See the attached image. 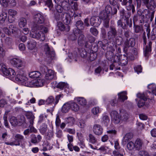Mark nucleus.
I'll return each mask as SVG.
<instances>
[{
    "label": "nucleus",
    "instance_id": "f257e3e1",
    "mask_svg": "<svg viewBox=\"0 0 156 156\" xmlns=\"http://www.w3.org/2000/svg\"><path fill=\"white\" fill-rule=\"evenodd\" d=\"M44 21V16L40 13L36 14L34 16V24L33 25V28L35 29L38 30H42L44 33H46L48 31L47 27H45L42 25Z\"/></svg>",
    "mask_w": 156,
    "mask_h": 156
},
{
    "label": "nucleus",
    "instance_id": "f03ea898",
    "mask_svg": "<svg viewBox=\"0 0 156 156\" xmlns=\"http://www.w3.org/2000/svg\"><path fill=\"white\" fill-rule=\"evenodd\" d=\"M73 16L76 20H78L76 22V25L78 30H77L76 32L74 33V34L71 35V39L72 41H75L77 39V32L79 33L80 30H83L84 28V25L83 22L80 20V17H81L80 14H74Z\"/></svg>",
    "mask_w": 156,
    "mask_h": 156
},
{
    "label": "nucleus",
    "instance_id": "7ed1b4c3",
    "mask_svg": "<svg viewBox=\"0 0 156 156\" xmlns=\"http://www.w3.org/2000/svg\"><path fill=\"white\" fill-rule=\"evenodd\" d=\"M34 30L33 29L30 33V36L33 38L39 40L41 41H44L45 39V36L44 34L45 33H44L43 30H35L34 28Z\"/></svg>",
    "mask_w": 156,
    "mask_h": 156
},
{
    "label": "nucleus",
    "instance_id": "20e7f679",
    "mask_svg": "<svg viewBox=\"0 0 156 156\" xmlns=\"http://www.w3.org/2000/svg\"><path fill=\"white\" fill-rule=\"evenodd\" d=\"M14 140L12 142H5V144L11 146H20V144L23 142L25 140L24 136L19 134H16L14 137Z\"/></svg>",
    "mask_w": 156,
    "mask_h": 156
},
{
    "label": "nucleus",
    "instance_id": "39448f33",
    "mask_svg": "<svg viewBox=\"0 0 156 156\" xmlns=\"http://www.w3.org/2000/svg\"><path fill=\"white\" fill-rule=\"evenodd\" d=\"M120 14L121 19H124L125 22L129 27H131L132 26V20L131 19H129L130 16V13L129 12H125L124 9H122L120 11Z\"/></svg>",
    "mask_w": 156,
    "mask_h": 156
},
{
    "label": "nucleus",
    "instance_id": "423d86ee",
    "mask_svg": "<svg viewBox=\"0 0 156 156\" xmlns=\"http://www.w3.org/2000/svg\"><path fill=\"white\" fill-rule=\"evenodd\" d=\"M148 93L150 94L151 92L149 91H147L145 93H138L137 94V97L140 99V100L137 103V105L140 108L144 105L145 101L148 98L147 96Z\"/></svg>",
    "mask_w": 156,
    "mask_h": 156
},
{
    "label": "nucleus",
    "instance_id": "0eeeda50",
    "mask_svg": "<svg viewBox=\"0 0 156 156\" xmlns=\"http://www.w3.org/2000/svg\"><path fill=\"white\" fill-rule=\"evenodd\" d=\"M117 31L115 26H110L107 33V38L109 40H113L117 35Z\"/></svg>",
    "mask_w": 156,
    "mask_h": 156
},
{
    "label": "nucleus",
    "instance_id": "6e6552de",
    "mask_svg": "<svg viewBox=\"0 0 156 156\" xmlns=\"http://www.w3.org/2000/svg\"><path fill=\"white\" fill-rule=\"evenodd\" d=\"M16 80L22 84L25 81L28 80V78L25 74V72L23 70L20 69L16 76Z\"/></svg>",
    "mask_w": 156,
    "mask_h": 156
},
{
    "label": "nucleus",
    "instance_id": "1a4fd4ad",
    "mask_svg": "<svg viewBox=\"0 0 156 156\" xmlns=\"http://www.w3.org/2000/svg\"><path fill=\"white\" fill-rule=\"evenodd\" d=\"M110 115L112 122L115 124L119 123L121 120L118 113L116 111H112L110 113Z\"/></svg>",
    "mask_w": 156,
    "mask_h": 156
},
{
    "label": "nucleus",
    "instance_id": "9d476101",
    "mask_svg": "<svg viewBox=\"0 0 156 156\" xmlns=\"http://www.w3.org/2000/svg\"><path fill=\"white\" fill-rule=\"evenodd\" d=\"M90 25L95 27L98 26L101 23V21L100 18L98 16H93L90 19Z\"/></svg>",
    "mask_w": 156,
    "mask_h": 156
},
{
    "label": "nucleus",
    "instance_id": "9b49d317",
    "mask_svg": "<svg viewBox=\"0 0 156 156\" xmlns=\"http://www.w3.org/2000/svg\"><path fill=\"white\" fill-rule=\"evenodd\" d=\"M92 129L94 133L97 135H101L103 133V129L100 125L94 124L93 126Z\"/></svg>",
    "mask_w": 156,
    "mask_h": 156
},
{
    "label": "nucleus",
    "instance_id": "f8f14e48",
    "mask_svg": "<svg viewBox=\"0 0 156 156\" xmlns=\"http://www.w3.org/2000/svg\"><path fill=\"white\" fill-rule=\"evenodd\" d=\"M135 44V40L133 38H130L129 40L126 39L124 44V49L125 51L127 50V48L130 47H133Z\"/></svg>",
    "mask_w": 156,
    "mask_h": 156
},
{
    "label": "nucleus",
    "instance_id": "ddd939ff",
    "mask_svg": "<svg viewBox=\"0 0 156 156\" xmlns=\"http://www.w3.org/2000/svg\"><path fill=\"white\" fill-rule=\"evenodd\" d=\"M44 48L47 56L51 58H53L55 56V52L54 51H51L50 50L47 44L44 45Z\"/></svg>",
    "mask_w": 156,
    "mask_h": 156
},
{
    "label": "nucleus",
    "instance_id": "4468645a",
    "mask_svg": "<svg viewBox=\"0 0 156 156\" xmlns=\"http://www.w3.org/2000/svg\"><path fill=\"white\" fill-rule=\"evenodd\" d=\"M12 64L14 65V66L17 68L24 67V66L22 62L21 59L18 58H14L11 60V61Z\"/></svg>",
    "mask_w": 156,
    "mask_h": 156
},
{
    "label": "nucleus",
    "instance_id": "2eb2a0df",
    "mask_svg": "<svg viewBox=\"0 0 156 156\" xmlns=\"http://www.w3.org/2000/svg\"><path fill=\"white\" fill-rule=\"evenodd\" d=\"M0 2L2 4L4 7H7L9 4L11 6H14L16 5V2L15 0H0Z\"/></svg>",
    "mask_w": 156,
    "mask_h": 156
},
{
    "label": "nucleus",
    "instance_id": "dca6fc26",
    "mask_svg": "<svg viewBox=\"0 0 156 156\" xmlns=\"http://www.w3.org/2000/svg\"><path fill=\"white\" fill-rule=\"evenodd\" d=\"M55 76L54 72L52 70L49 69L48 70L45 76V80H51L53 79Z\"/></svg>",
    "mask_w": 156,
    "mask_h": 156
},
{
    "label": "nucleus",
    "instance_id": "f3484780",
    "mask_svg": "<svg viewBox=\"0 0 156 156\" xmlns=\"http://www.w3.org/2000/svg\"><path fill=\"white\" fill-rule=\"evenodd\" d=\"M120 61L118 63V65L122 66H125L127 64L128 62V59L126 55H120Z\"/></svg>",
    "mask_w": 156,
    "mask_h": 156
},
{
    "label": "nucleus",
    "instance_id": "a211bd4d",
    "mask_svg": "<svg viewBox=\"0 0 156 156\" xmlns=\"http://www.w3.org/2000/svg\"><path fill=\"white\" fill-rule=\"evenodd\" d=\"M120 115L121 120L123 121H126L129 117V115L127 112L123 109L120 110Z\"/></svg>",
    "mask_w": 156,
    "mask_h": 156
},
{
    "label": "nucleus",
    "instance_id": "6ab92c4d",
    "mask_svg": "<svg viewBox=\"0 0 156 156\" xmlns=\"http://www.w3.org/2000/svg\"><path fill=\"white\" fill-rule=\"evenodd\" d=\"M26 115L30 123V126H33L35 119V117L33 114L32 112H28L26 113Z\"/></svg>",
    "mask_w": 156,
    "mask_h": 156
},
{
    "label": "nucleus",
    "instance_id": "aec40b11",
    "mask_svg": "<svg viewBox=\"0 0 156 156\" xmlns=\"http://www.w3.org/2000/svg\"><path fill=\"white\" fill-rule=\"evenodd\" d=\"M152 44V42L149 41L148 45L146 46V48L144 49V55L145 56H148L151 53Z\"/></svg>",
    "mask_w": 156,
    "mask_h": 156
},
{
    "label": "nucleus",
    "instance_id": "412c9836",
    "mask_svg": "<svg viewBox=\"0 0 156 156\" xmlns=\"http://www.w3.org/2000/svg\"><path fill=\"white\" fill-rule=\"evenodd\" d=\"M127 92L126 91H122L118 94V100L121 102H123L125 100L127 99V97L126 96Z\"/></svg>",
    "mask_w": 156,
    "mask_h": 156
},
{
    "label": "nucleus",
    "instance_id": "4be33fe9",
    "mask_svg": "<svg viewBox=\"0 0 156 156\" xmlns=\"http://www.w3.org/2000/svg\"><path fill=\"white\" fill-rule=\"evenodd\" d=\"M79 36L78 39V44L81 46L84 45V43L85 42L86 39L84 36L82 34H80V33L77 34V36Z\"/></svg>",
    "mask_w": 156,
    "mask_h": 156
},
{
    "label": "nucleus",
    "instance_id": "5701e85b",
    "mask_svg": "<svg viewBox=\"0 0 156 156\" xmlns=\"http://www.w3.org/2000/svg\"><path fill=\"white\" fill-rule=\"evenodd\" d=\"M10 68L8 69L6 66L3 63L0 64V70H1L3 74L6 76H8Z\"/></svg>",
    "mask_w": 156,
    "mask_h": 156
},
{
    "label": "nucleus",
    "instance_id": "b1692460",
    "mask_svg": "<svg viewBox=\"0 0 156 156\" xmlns=\"http://www.w3.org/2000/svg\"><path fill=\"white\" fill-rule=\"evenodd\" d=\"M58 28L61 31L65 30L67 32L69 31L70 30V27L68 25L65 26L62 23H59L57 25Z\"/></svg>",
    "mask_w": 156,
    "mask_h": 156
},
{
    "label": "nucleus",
    "instance_id": "393cba45",
    "mask_svg": "<svg viewBox=\"0 0 156 156\" xmlns=\"http://www.w3.org/2000/svg\"><path fill=\"white\" fill-rule=\"evenodd\" d=\"M134 145L135 149L136 150H139L141 149L143 145V143L141 140L139 139H137L135 141Z\"/></svg>",
    "mask_w": 156,
    "mask_h": 156
},
{
    "label": "nucleus",
    "instance_id": "a878e982",
    "mask_svg": "<svg viewBox=\"0 0 156 156\" xmlns=\"http://www.w3.org/2000/svg\"><path fill=\"white\" fill-rule=\"evenodd\" d=\"M78 52L80 56L83 58H85L87 56V53L86 50L82 48H78Z\"/></svg>",
    "mask_w": 156,
    "mask_h": 156
},
{
    "label": "nucleus",
    "instance_id": "bb28decb",
    "mask_svg": "<svg viewBox=\"0 0 156 156\" xmlns=\"http://www.w3.org/2000/svg\"><path fill=\"white\" fill-rule=\"evenodd\" d=\"M50 128V129L48 130V132L46 133V138L49 140L52 138L54 135L53 127V126H51Z\"/></svg>",
    "mask_w": 156,
    "mask_h": 156
},
{
    "label": "nucleus",
    "instance_id": "cd10ccee",
    "mask_svg": "<svg viewBox=\"0 0 156 156\" xmlns=\"http://www.w3.org/2000/svg\"><path fill=\"white\" fill-rule=\"evenodd\" d=\"M36 43L34 40H30L27 42V47L28 49L32 50L35 48Z\"/></svg>",
    "mask_w": 156,
    "mask_h": 156
},
{
    "label": "nucleus",
    "instance_id": "c85d7f7f",
    "mask_svg": "<svg viewBox=\"0 0 156 156\" xmlns=\"http://www.w3.org/2000/svg\"><path fill=\"white\" fill-rule=\"evenodd\" d=\"M70 105V108L75 112H77L79 109V107L78 105L76 103L70 101L69 102Z\"/></svg>",
    "mask_w": 156,
    "mask_h": 156
},
{
    "label": "nucleus",
    "instance_id": "c756f323",
    "mask_svg": "<svg viewBox=\"0 0 156 156\" xmlns=\"http://www.w3.org/2000/svg\"><path fill=\"white\" fill-rule=\"evenodd\" d=\"M70 109V105L69 102L63 105L62 108V111L63 113H66L68 112Z\"/></svg>",
    "mask_w": 156,
    "mask_h": 156
},
{
    "label": "nucleus",
    "instance_id": "7c9ffc66",
    "mask_svg": "<svg viewBox=\"0 0 156 156\" xmlns=\"http://www.w3.org/2000/svg\"><path fill=\"white\" fill-rule=\"evenodd\" d=\"M146 7L151 10H153L156 7L155 1L150 0V2L146 5Z\"/></svg>",
    "mask_w": 156,
    "mask_h": 156
},
{
    "label": "nucleus",
    "instance_id": "2f4dec72",
    "mask_svg": "<svg viewBox=\"0 0 156 156\" xmlns=\"http://www.w3.org/2000/svg\"><path fill=\"white\" fill-rule=\"evenodd\" d=\"M88 141L92 144H94L97 143V139L95 137L91 134H89L88 135Z\"/></svg>",
    "mask_w": 156,
    "mask_h": 156
},
{
    "label": "nucleus",
    "instance_id": "473e14b6",
    "mask_svg": "<svg viewBox=\"0 0 156 156\" xmlns=\"http://www.w3.org/2000/svg\"><path fill=\"white\" fill-rule=\"evenodd\" d=\"M99 16L100 19H102V20H105L109 19L108 14L104 10L100 12Z\"/></svg>",
    "mask_w": 156,
    "mask_h": 156
},
{
    "label": "nucleus",
    "instance_id": "72a5a7b5",
    "mask_svg": "<svg viewBox=\"0 0 156 156\" xmlns=\"http://www.w3.org/2000/svg\"><path fill=\"white\" fill-rule=\"evenodd\" d=\"M133 136V134L131 133H128L126 134L124 136L122 141L123 142L126 143L130 140Z\"/></svg>",
    "mask_w": 156,
    "mask_h": 156
},
{
    "label": "nucleus",
    "instance_id": "f704fd0d",
    "mask_svg": "<svg viewBox=\"0 0 156 156\" xmlns=\"http://www.w3.org/2000/svg\"><path fill=\"white\" fill-rule=\"evenodd\" d=\"M10 122L12 126H15L19 125L18 119L15 117L13 116L10 119Z\"/></svg>",
    "mask_w": 156,
    "mask_h": 156
},
{
    "label": "nucleus",
    "instance_id": "c9c22d12",
    "mask_svg": "<svg viewBox=\"0 0 156 156\" xmlns=\"http://www.w3.org/2000/svg\"><path fill=\"white\" fill-rule=\"evenodd\" d=\"M41 75L40 73L38 71H33L29 73V77L31 78H37Z\"/></svg>",
    "mask_w": 156,
    "mask_h": 156
},
{
    "label": "nucleus",
    "instance_id": "e433bc0d",
    "mask_svg": "<svg viewBox=\"0 0 156 156\" xmlns=\"http://www.w3.org/2000/svg\"><path fill=\"white\" fill-rule=\"evenodd\" d=\"M134 31L136 33H140L143 30L142 27L134 23L133 26Z\"/></svg>",
    "mask_w": 156,
    "mask_h": 156
},
{
    "label": "nucleus",
    "instance_id": "4c0bfd02",
    "mask_svg": "<svg viewBox=\"0 0 156 156\" xmlns=\"http://www.w3.org/2000/svg\"><path fill=\"white\" fill-rule=\"evenodd\" d=\"M19 21V25L21 28L24 27L27 24V20L24 18H20Z\"/></svg>",
    "mask_w": 156,
    "mask_h": 156
},
{
    "label": "nucleus",
    "instance_id": "58836bf2",
    "mask_svg": "<svg viewBox=\"0 0 156 156\" xmlns=\"http://www.w3.org/2000/svg\"><path fill=\"white\" fill-rule=\"evenodd\" d=\"M7 18V13L6 12L2 11L0 15V22L1 23H4Z\"/></svg>",
    "mask_w": 156,
    "mask_h": 156
},
{
    "label": "nucleus",
    "instance_id": "ea45409f",
    "mask_svg": "<svg viewBox=\"0 0 156 156\" xmlns=\"http://www.w3.org/2000/svg\"><path fill=\"white\" fill-rule=\"evenodd\" d=\"M47 125L45 123H43L40 127L39 129L40 133L42 135L45 134L47 130Z\"/></svg>",
    "mask_w": 156,
    "mask_h": 156
},
{
    "label": "nucleus",
    "instance_id": "a19ab883",
    "mask_svg": "<svg viewBox=\"0 0 156 156\" xmlns=\"http://www.w3.org/2000/svg\"><path fill=\"white\" fill-rule=\"evenodd\" d=\"M30 126V129H27L24 131L23 134L24 135H27L32 132H36L37 131V130L34 129V127L33 126Z\"/></svg>",
    "mask_w": 156,
    "mask_h": 156
},
{
    "label": "nucleus",
    "instance_id": "79ce46f5",
    "mask_svg": "<svg viewBox=\"0 0 156 156\" xmlns=\"http://www.w3.org/2000/svg\"><path fill=\"white\" fill-rule=\"evenodd\" d=\"M65 121L66 123L69 124L71 125H73L75 122L74 118L73 117H69L66 118Z\"/></svg>",
    "mask_w": 156,
    "mask_h": 156
},
{
    "label": "nucleus",
    "instance_id": "37998d69",
    "mask_svg": "<svg viewBox=\"0 0 156 156\" xmlns=\"http://www.w3.org/2000/svg\"><path fill=\"white\" fill-rule=\"evenodd\" d=\"M12 39L9 37H7L4 38L3 42L7 45L9 46L12 45Z\"/></svg>",
    "mask_w": 156,
    "mask_h": 156
},
{
    "label": "nucleus",
    "instance_id": "c03bdc74",
    "mask_svg": "<svg viewBox=\"0 0 156 156\" xmlns=\"http://www.w3.org/2000/svg\"><path fill=\"white\" fill-rule=\"evenodd\" d=\"M9 31L11 32V34H15L18 30V29L16 27V25L13 24L9 26Z\"/></svg>",
    "mask_w": 156,
    "mask_h": 156
},
{
    "label": "nucleus",
    "instance_id": "a18cd8bd",
    "mask_svg": "<svg viewBox=\"0 0 156 156\" xmlns=\"http://www.w3.org/2000/svg\"><path fill=\"white\" fill-rule=\"evenodd\" d=\"M117 25L118 26H120L123 29H126L127 26H128L125 22L123 24V23L121 20H119L118 21Z\"/></svg>",
    "mask_w": 156,
    "mask_h": 156
},
{
    "label": "nucleus",
    "instance_id": "49530a36",
    "mask_svg": "<svg viewBox=\"0 0 156 156\" xmlns=\"http://www.w3.org/2000/svg\"><path fill=\"white\" fill-rule=\"evenodd\" d=\"M149 89L151 90L152 93L156 95V86L154 84H149L148 86Z\"/></svg>",
    "mask_w": 156,
    "mask_h": 156
},
{
    "label": "nucleus",
    "instance_id": "de8ad7c7",
    "mask_svg": "<svg viewBox=\"0 0 156 156\" xmlns=\"http://www.w3.org/2000/svg\"><path fill=\"white\" fill-rule=\"evenodd\" d=\"M78 103L81 105H85L87 103L86 100L83 97H78L77 98Z\"/></svg>",
    "mask_w": 156,
    "mask_h": 156
},
{
    "label": "nucleus",
    "instance_id": "09e8293b",
    "mask_svg": "<svg viewBox=\"0 0 156 156\" xmlns=\"http://www.w3.org/2000/svg\"><path fill=\"white\" fill-rule=\"evenodd\" d=\"M36 87H41L43 85L44 81L42 79H38L35 80Z\"/></svg>",
    "mask_w": 156,
    "mask_h": 156
},
{
    "label": "nucleus",
    "instance_id": "8fccbe9b",
    "mask_svg": "<svg viewBox=\"0 0 156 156\" xmlns=\"http://www.w3.org/2000/svg\"><path fill=\"white\" fill-rule=\"evenodd\" d=\"M114 56V53L112 51H108L106 54V56L108 59L111 60Z\"/></svg>",
    "mask_w": 156,
    "mask_h": 156
},
{
    "label": "nucleus",
    "instance_id": "3c124183",
    "mask_svg": "<svg viewBox=\"0 0 156 156\" xmlns=\"http://www.w3.org/2000/svg\"><path fill=\"white\" fill-rule=\"evenodd\" d=\"M9 73V75H8V78L10 79L14 78L16 74L14 70L12 68H10Z\"/></svg>",
    "mask_w": 156,
    "mask_h": 156
},
{
    "label": "nucleus",
    "instance_id": "603ef678",
    "mask_svg": "<svg viewBox=\"0 0 156 156\" xmlns=\"http://www.w3.org/2000/svg\"><path fill=\"white\" fill-rule=\"evenodd\" d=\"M61 5L63 9L66 10L68 9L69 6L68 2L66 0H63L62 2Z\"/></svg>",
    "mask_w": 156,
    "mask_h": 156
},
{
    "label": "nucleus",
    "instance_id": "864d4df0",
    "mask_svg": "<svg viewBox=\"0 0 156 156\" xmlns=\"http://www.w3.org/2000/svg\"><path fill=\"white\" fill-rule=\"evenodd\" d=\"M88 54L89 55L88 58L91 61H94L96 58L97 55L96 53L92 52L88 53Z\"/></svg>",
    "mask_w": 156,
    "mask_h": 156
},
{
    "label": "nucleus",
    "instance_id": "5fc2aeb1",
    "mask_svg": "<svg viewBox=\"0 0 156 156\" xmlns=\"http://www.w3.org/2000/svg\"><path fill=\"white\" fill-rule=\"evenodd\" d=\"M127 147L129 150H132L135 148L134 144L132 142H129L127 144Z\"/></svg>",
    "mask_w": 156,
    "mask_h": 156
},
{
    "label": "nucleus",
    "instance_id": "6e6d98bb",
    "mask_svg": "<svg viewBox=\"0 0 156 156\" xmlns=\"http://www.w3.org/2000/svg\"><path fill=\"white\" fill-rule=\"evenodd\" d=\"M45 146H44L43 148V150L44 151H47L48 150H50L52 148V146H50V144L48 142H46L45 144Z\"/></svg>",
    "mask_w": 156,
    "mask_h": 156
},
{
    "label": "nucleus",
    "instance_id": "4d7b16f0",
    "mask_svg": "<svg viewBox=\"0 0 156 156\" xmlns=\"http://www.w3.org/2000/svg\"><path fill=\"white\" fill-rule=\"evenodd\" d=\"M54 101L53 97L52 96H50L45 100V103L46 104H51Z\"/></svg>",
    "mask_w": 156,
    "mask_h": 156
},
{
    "label": "nucleus",
    "instance_id": "13d9d810",
    "mask_svg": "<svg viewBox=\"0 0 156 156\" xmlns=\"http://www.w3.org/2000/svg\"><path fill=\"white\" fill-rule=\"evenodd\" d=\"M115 42L118 45H120L122 43L123 38L122 37L119 36V37H116Z\"/></svg>",
    "mask_w": 156,
    "mask_h": 156
},
{
    "label": "nucleus",
    "instance_id": "bf43d9fd",
    "mask_svg": "<svg viewBox=\"0 0 156 156\" xmlns=\"http://www.w3.org/2000/svg\"><path fill=\"white\" fill-rule=\"evenodd\" d=\"M8 12L9 14L12 17L15 16L17 14V12L16 10L12 9L9 10Z\"/></svg>",
    "mask_w": 156,
    "mask_h": 156
},
{
    "label": "nucleus",
    "instance_id": "052dcab7",
    "mask_svg": "<svg viewBox=\"0 0 156 156\" xmlns=\"http://www.w3.org/2000/svg\"><path fill=\"white\" fill-rule=\"evenodd\" d=\"M104 11L108 14H111L112 12V8L110 5H108L105 7Z\"/></svg>",
    "mask_w": 156,
    "mask_h": 156
},
{
    "label": "nucleus",
    "instance_id": "680f3d73",
    "mask_svg": "<svg viewBox=\"0 0 156 156\" xmlns=\"http://www.w3.org/2000/svg\"><path fill=\"white\" fill-rule=\"evenodd\" d=\"M108 134L109 136L112 137L113 136L115 135L116 134V131L115 129H112L108 130L107 131Z\"/></svg>",
    "mask_w": 156,
    "mask_h": 156
},
{
    "label": "nucleus",
    "instance_id": "e2e57ef3",
    "mask_svg": "<svg viewBox=\"0 0 156 156\" xmlns=\"http://www.w3.org/2000/svg\"><path fill=\"white\" fill-rule=\"evenodd\" d=\"M90 32L94 35L96 36L98 34L97 30L94 27H92L90 29Z\"/></svg>",
    "mask_w": 156,
    "mask_h": 156
},
{
    "label": "nucleus",
    "instance_id": "0e129e2a",
    "mask_svg": "<svg viewBox=\"0 0 156 156\" xmlns=\"http://www.w3.org/2000/svg\"><path fill=\"white\" fill-rule=\"evenodd\" d=\"M77 125L80 128H83L85 125L84 120L82 119L80 120L79 122L77 123Z\"/></svg>",
    "mask_w": 156,
    "mask_h": 156
},
{
    "label": "nucleus",
    "instance_id": "69168bd1",
    "mask_svg": "<svg viewBox=\"0 0 156 156\" xmlns=\"http://www.w3.org/2000/svg\"><path fill=\"white\" fill-rule=\"evenodd\" d=\"M135 71L138 74L142 72V68L141 65H137L134 68Z\"/></svg>",
    "mask_w": 156,
    "mask_h": 156
},
{
    "label": "nucleus",
    "instance_id": "338daca9",
    "mask_svg": "<svg viewBox=\"0 0 156 156\" xmlns=\"http://www.w3.org/2000/svg\"><path fill=\"white\" fill-rule=\"evenodd\" d=\"M18 119V122L19 125H21L25 122V118L23 116H20V118Z\"/></svg>",
    "mask_w": 156,
    "mask_h": 156
},
{
    "label": "nucleus",
    "instance_id": "774afa93",
    "mask_svg": "<svg viewBox=\"0 0 156 156\" xmlns=\"http://www.w3.org/2000/svg\"><path fill=\"white\" fill-rule=\"evenodd\" d=\"M139 154L140 156H149L147 152L144 150L140 151Z\"/></svg>",
    "mask_w": 156,
    "mask_h": 156
}]
</instances>
